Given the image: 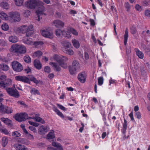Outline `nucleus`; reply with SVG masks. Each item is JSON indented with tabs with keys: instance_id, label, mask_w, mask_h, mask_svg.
Listing matches in <instances>:
<instances>
[{
	"instance_id": "obj_44",
	"label": "nucleus",
	"mask_w": 150,
	"mask_h": 150,
	"mask_svg": "<svg viewBox=\"0 0 150 150\" xmlns=\"http://www.w3.org/2000/svg\"><path fill=\"white\" fill-rule=\"evenodd\" d=\"M1 28L3 30L6 31L9 29V27L7 23H4L1 25Z\"/></svg>"
},
{
	"instance_id": "obj_25",
	"label": "nucleus",
	"mask_w": 150,
	"mask_h": 150,
	"mask_svg": "<svg viewBox=\"0 0 150 150\" xmlns=\"http://www.w3.org/2000/svg\"><path fill=\"white\" fill-rule=\"evenodd\" d=\"M64 33H63V35L64 37L68 38H69L71 37V33L70 30H68L67 31L64 30Z\"/></svg>"
},
{
	"instance_id": "obj_16",
	"label": "nucleus",
	"mask_w": 150,
	"mask_h": 150,
	"mask_svg": "<svg viewBox=\"0 0 150 150\" xmlns=\"http://www.w3.org/2000/svg\"><path fill=\"white\" fill-rule=\"evenodd\" d=\"M53 23L57 28L63 27L64 26V23L59 20H54L53 21Z\"/></svg>"
},
{
	"instance_id": "obj_22",
	"label": "nucleus",
	"mask_w": 150,
	"mask_h": 150,
	"mask_svg": "<svg viewBox=\"0 0 150 150\" xmlns=\"http://www.w3.org/2000/svg\"><path fill=\"white\" fill-rule=\"evenodd\" d=\"M1 120L6 125H12L11 121L8 118H1Z\"/></svg>"
},
{
	"instance_id": "obj_18",
	"label": "nucleus",
	"mask_w": 150,
	"mask_h": 150,
	"mask_svg": "<svg viewBox=\"0 0 150 150\" xmlns=\"http://www.w3.org/2000/svg\"><path fill=\"white\" fill-rule=\"evenodd\" d=\"M14 146L16 150H28L24 146L19 144H16Z\"/></svg>"
},
{
	"instance_id": "obj_32",
	"label": "nucleus",
	"mask_w": 150,
	"mask_h": 150,
	"mask_svg": "<svg viewBox=\"0 0 150 150\" xmlns=\"http://www.w3.org/2000/svg\"><path fill=\"white\" fill-rule=\"evenodd\" d=\"M53 110L59 116L62 118L64 117L62 113L60 112L57 108L55 107H53L52 108Z\"/></svg>"
},
{
	"instance_id": "obj_49",
	"label": "nucleus",
	"mask_w": 150,
	"mask_h": 150,
	"mask_svg": "<svg viewBox=\"0 0 150 150\" xmlns=\"http://www.w3.org/2000/svg\"><path fill=\"white\" fill-rule=\"evenodd\" d=\"M135 8L138 11H141L143 10L142 7L138 4H136L135 5Z\"/></svg>"
},
{
	"instance_id": "obj_31",
	"label": "nucleus",
	"mask_w": 150,
	"mask_h": 150,
	"mask_svg": "<svg viewBox=\"0 0 150 150\" xmlns=\"http://www.w3.org/2000/svg\"><path fill=\"white\" fill-rule=\"evenodd\" d=\"M17 142H18L21 143L26 145H28L29 144V142L27 140L23 138L19 139L17 140Z\"/></svg>"
},
{
	"instance_id": "obj_13",
	"label": "nucleus",
	"mask_w": 150,
	"mask_h": 150,
	"mask_svg": "<svg viewBox=\"0 0 150 150\" xmlns=\"http://www.w3.org/2000/svg\"><path fill=\"white\" fill-rule=\"evenodd\" d=\"M35 115L33 117H29V119H33L35 120L37 122H40L42 124H44L45 123V120L41 117H40L39 114H34Z\"/></svg>"
},
{
	"instance_id": "obj_20",
	"label": "nucleus",
	"mask_w": 150,
	"mask_h": 150,
	"mask_svg": "<svg viewBox=\"0 0 150 150\" xmlns=\"http://www.w3.org/2000/svg\"><path fill=\"white\" fill-rule=\"evenodd\" d=\"M45 10L43 11L42 10H40V9H38L36 11V13L38 16V17L37 20L38 21H39L42 18V17L41 16H42L43 15H45V13H43V11H44Z\"/></svg>"
},
{
	"instance_id": "obj_36",
	"label": "nucleus",
	"mask_w": 150,
	"mask_h": 150,
	"mask_svg": "<svg viewBox=\"0 0 150 150\" xmlns=\"http://www.w3.org/2000/svg\"><path fill=\"white\" fill-rule=\"evenodd\" d=\"M1 6L3 9H7L9 8V5L6 2H3L1 4Z\"/></svg>"
},
{
	"instance_id": "obj_14",
	"label": "nucleus",
	"mask_w": 150,
	"mask_h": 150,
	"mask_svg": "<svg viewBox=\"0 0 150 150\" xmlns=\"http://www.w3.org/2000/svg\"><path fill=\"white\" fill-rule=\"evenodd\" d=\"M86 76L84 72L80 73L78 76V79L79 81L81 83H84L86 81Z\"/></svg>"
},
{
	"instance_id": "obj_26",
	"label": "nucleus",
	"mask_w": 150,
	"mask_h": 150,
	"mask_svg": "<svg viewBox=\"0 0 150 150\" xmlns=\"http://www.w3.org/2000/svg\"><path fill=\"white\" fill-rule=\"evenodd\" d=\"M127 127V121L125 119H124V123L123 124V127L122 129V132L123 134H125V133Z\"/></svg>"
},
{
	"instance_id": "obj_40",
	"label": "nucleus",
	"mask_w": 150,
	"mask_h": 150,
	"mask_svg": "<svg viewBox=\"0 0 150 150\" xmlns=\"http://www.w3.org/2000/svg\"><path fill=\"white\" fill-rule=\"evenodd\" d=\"M43 43L42 41H36L33 42V45H35V47H39L43 45Z\"/></svg>"
},
{
	"instance_id": "obj_50",
	"label": "nucleus",
	"mask_w": 150,
	"mask_h": 150,
	"mask_svg": "<svg viewBox=\"0 0 150 150\" xmlns=\"http://www.w3.org/2000/svg\"><path fill=\"white\" fill-rule=\"evenodd\" d=\"M103 79L102 77H100L98 78V84L100 85H101L103 84Z\"/></svg>"
},
{
	"instance_id": "obj_3",
	"label": "nucleus",
	"mask_w": 150,
	"mask_h": 150,
	"mask_svg": "<svg viewBox=\"0 0 150 150\" xmlns=\"http://www.w3.org/2000/svg\"><path fill=\"white\" fill-rule=\"evenodd\" d=\"M10 52L13 54H23L26 53V48L23 45L16 44L11 46Z\"/></svg>"
},
{
	"instance_id": "obj_38",
	"label": "nucleus",
	"mask_w": 150,
	"mask_h": 150,
	"mask_svg": "<svg viewBox=\"0 0 150 150\" xmlns=\"http://www.w3.org/2000/svg\"><path fill=\"white\" fill-rule=\"evenodd\" d=\"M63 51L65 53L69 55H72L74 53L73 50L69 48L66 49H64Z\"/></svg>"
},
{
	"instance_id": "obj_33",
	"label": "nucleus",
	"mask_w": 150,
	"mask_h": 150,
	"mask_svg": "<svg viewBox=\"0 0 150 150\" xmlns=\"http://www.w3.org/2000/svg\"><path fill=\"white\" fill-rule=\"evenodd\" d=\"M28 78L29 80V81L30 80L33 82L34 83L37 84L39 83L38 81L35 78L33 75H28Z\"/></svg>"
},
{
	"instance_id": "obj_59",
	"label": "nucleus",
	"mask_w": 150,
	"mask_h": 150,
	"mask_svg": "<svg viewBox=\"0 0 150 150\" xmlns=\"http://www.w3.org/2000/svg\"><path fill=\"white\" fill-rule=\"evenodd\" d=\"M29 129L31 131L34 132H36V130L35 128L34 127L32 126H29Z\"/></svg>"
},
{
	"instance_id": "obj_4",
	"label": "nucleus",
	"mask_w": 150,
	"mask_h": 150,
	"mask_svg": "<svg viewBox=\"0 0 150 150\" xmlns=\"http://www.w3.org/2000/svg\"><path fill=\"white\" fill-rule=\"evenodd\" d=\"M18 30L19 32L23 33H26V35L27 37L30 36L33 33V26L30 25L28 26L23 25L19 27Z\"/></svg>"
},
{
	"instance_id": "obj_64",
	"label": "nucleus",
	"mask_w": 150,
	"mask_h": 150,
	"mask_svg": "<svg viewBox=\"0 0 150 150\" xmlns=\"http://www.w3.org/2000/svg\"><path fill=\"white\" fill-rule=\"evenodd\" d=\"M18 103L19 104H20V105H23L24 107H25L26 106V105L25 104V103L23 101H18Z\"/></svg>"
},
{
	"instance_id": "obj_56",
	"label": "nucleus",
	"mask_w": 150,
	"mask_h": 150,
	"mask_svg": "<svg viewBox=\"0 0 150 150\" xmlns=\"http://www.w3.org/2000/svg\"><path fill=\"white\" fill-rule=\"evenodd\" d=\"M57 106L61 109L64 111L66 110V108L62 105L59 104H57Z\"/></svg>"
},
{
	"instance_id": "obj_51",
	"label": "nucleus",
	"mask_w": 150,
	"mask_h": 150,
	"mask_svg": "<svg viewBox=\"0 0 150 150\" xmlns=\"http://www.w3.org/2000/svg\"><path fill=\"white\" fill-rule=\"evenodd\" d=\"M31 93H32L34 94H40L39 91L38 90L34 88H33L32 89V90L31 91Z\"/></svg>"
},
{
	"instance_id": "obj_29",
	"label": "nucleus",
	"mask_w": 150,
	"mask_h": 150,
	"mask_svg": "<svg viewBox=\"0 0 150 150\" xmlns=\"http://www.w3.org/2000/svg\"><path fill=\"white\" fill-rule=\"evenodd\" d=\"M23 42L24 43L28 45H33V42H32L30 38H25L23 40Z\"/></svg>"
},
{
	"instance_id": "obj_24",
	"label": "nucleus",
	"mask_w": 150,
	"mask_h": 150,
	"mask_svg": "<svg viewBox=\"0 0 150 150\" xmlns=\"http://www.w3.org/2000/svg\"><path fill=\"white\" fill-rule=\"evenodd\" d=\"M52 144L53 146L57 148V150H63L62 146L59 143L53 142Z\"/></svg>"
},
{
	"instance_id": "obj_57",
	"label": "nucleus",
	"mask_w": 150,
	"mask_h": 150,
	"mask_svg": "<svg viewBox=\"0 0 150 150\" xmlns=\"http://www.w3.org/2000/svg\"><path fill=\"white\" fill-rule=\"evenodd\" d=\"M21 127L22 128L23 131L24 133H28V131L25 128V126L24 125H21Z\"/></svg>"
},
{
	"instance_id": "obj_9",
	"label": "nucleus",
	"mask_w": 150,
	"mask_h": 150,
	"mask_svg": "<svg viewBox=\"0 0 150 150\" xmlns=\"http://www.w3.org/2000/svg\"><path fill=\"white\" fill-rule=\"evenodd\" d=\"M12 66L13 70L17 72L22 71L23 68L21 63L17 61H14L12 63Z\"/></svg>"
},
{
	"instance_id": "obj_41",
	"label": "nucleus",
	"mask_w": 150,
	"mask_h": 150,
	"mask_svg": "<svg viewBox=\"0 0 150 150\" xmlns=\"http://www.w3.org/2000/svg\"><path fill=\"white\" fill-rule=\"evenodd\" d=\"M8 142V139L6 137H4L2 139V145L3 147H5L7 145Z\"/></svg>"
},
{
	"instance_id": "obj_62",
	"label": "nucleus",
	"mask_w": 150,
	"mask_h": 150,
	"mask_svg": "<svg viewBox=\"0 0 150 150\" xmlns=\"http://www.w3.org/2000/svg\"><path fill=\"white\" fill-rule=\"evenodd\" d=\"M25 71L26 73L27 74L31 72V69L29 67H28L27 68L25 69Z\"/></svg>"
},
{
	"instance_id": "obj_37",
	"label": "nucleus",
	"mask_w": 150,
	"mask_h": 150,
	"mask_svg": "<svg viewBox=\"0 0 150 150\" xmlns=\"http://www.w3.org/2000/svg\"><path fill=\"white\" fill-rule=\"evenodd\" d=\"M8 16L7 14L2 12H1V18L4 20H8Z\"/></svg>"
},
{
	"instance_id": "obj_43",
	"label": "nucleus",
	"mask_w": 150,
	"mask_h": 150,
	"mask_svg": "<svg viewBox=\"0 0 150 150\" xmlns=\"http://www.w3.org/2000/svg\"><path fill=\"white\" fill-rule=\"evenodd\" d=\"M12 135L14 137H19L21 136V134L18 131H16L12 132Z\"/></svg>"
},
{
	"instance_id": "obj_46",
	"label": "nucleus",
	"mask_w": 150,
	"mask_h": 150,
	"mask_svg": "<svg viewBox=\"0 0 150 150\" xmlns=\"http://www.w3.org/2000/svg\"><path fill=\"white\" fill-rule=\"evenodd\" d=\"M23 14L25 17H27L30 15V12L28 10H25L23 12Z\"/></svg>"
},
{
	"instance_id": "obj_7",
	"label": "nucleus",
	"mask_w": 150,
	"mask_h": 150,
	"mask_svg": "<svg viewBox=\"0 0 150 150\" xmlns=\"http://www.w3.org/2000/svg\"><path fill=\"white\" fill-rule=\"evenodd\" d=\"M14 117L16 120L18 122L24 121L26 119H29L28 114L26 113L16 114Z\"/></svg>"
},
{
	"instance_id": "obj_11",
	"label": "nucleus",
	"mask_w": 150,
	"mask_h": 150,
	"mask_svg": "<svg viewBox=\"0 0 150 150\" xmlns=\"http://www.w3.org/2000/svg\"><path fill=\"white\" fill-rule=\"evenodd\" d=\"M15 79L17 81H21L24 83H29L30 81L29 79L25 76L18 75L15 77Z\"/></svg>"
},
{
	"instance_id": "obj_52",
	"label": "nucleus",
	"mask_w": 150,
	"mask_h": 150,
	"mask_svg": "<svg viewBox=\"0 0 150 150\" xmlns=\"http://www.w3.org/2000/svg\"><path fill=\"white\" fill-rule=\"evenodd\" d=\"M125 6L126 8L127 9V11H129L130 8V7L128 2H125Z\"/></svg>"
},
{
	"instance_id": "obj_48",
	"label": "nucleus",
	"mask_w": 150,
	"mask_h": 150,
	"mask_svg": "<svg viewBox=\"0 0 150 150\" xmlns=\"http://www.w3.org/2000/svg\"><path fill=\"white\" fill-rule=\"evenodd\" d=\"M64 61H62L59 64V65H60V66H61L63 68H64L65 69L67 67V63L64 62Z\"/></svg>"
},
{
	"instance_id": "obj_12",
	"label": "nucleus",
	"mask_w": 150,
	"mask_h": 150,
	"mask_svg": "<svg viewBox=\"0 0 150 150\" xmlns=\"http://www.w3.org/2000/svg\"><path fill=\"white\" fill-rule=\"evenodd\" d=\"M54 59L59 64L63 61H67V58L65 57L62 56H59L58 55L55 54L53 56Z\"/></svg>"
},
{
	"instance_id": "obj_35",
	"label": "nucleus",
	"mask_w": 150,
	"mask_h": 150,
	"mask_svg": "<svg viewBox=\"0 0 150 150\" xmlns=\"http://www.w3.org/2000/svg\"><path fill=\"white\" fill-rule=\"evenodd\" d=\"M128 29L127 28H126V30L125 31V34L124 35V44L125 45H126L128 37Z\"/></svg>"
},
{
	"instance_id": "obj_39",
	"label": "nucleus",
	"mask_w": 150,
	"mask_h": 150,
	"mask_svg": "<svg viewBox=\"0 0 150 150\" xmlns=\"http://www.w3.org/2000/svg\"><path fill=\"white\" fill-rule=\"evenodd\" d=\"M9 67L8 65L5 64H3L2 65H1V69L4 71L8 70Z\"/></svg>"
},
{
	"instance_id": "obj_53",
	"label": "nucleus",
	"mask_w": 150,
	"mask_h": 150,
	"mask_svg": "<svg viewBox=\"0 0 150 150\" xmlns=\"http://www.w3.org/2000/svg\"><path fill=\"white\" fill-rule=\"evenodd\" d=\"M71 32V33L74 35L77 36L78 35V32L75 29H70Z\"/></svg>"
},
{
	"instance_id": "obj_28",
	"label": "nucleus",
	"mask_w": 150,
	"mask_h": 150,
	"mask_svg": "<svg viewBox=\"0 0 150 150\" xmlns=\"http://www.w3.org/2000/svg\"><path fill=\"white\" fill-rule=\"evenodd\" d=\"M54 132L53 130H51L47 135V139H52L54 137Z\"/></svg>"
},
{
	"instance_id": "obj_54",
	"label": "nucleus",
	"mask_w": 150,
	"mask_h": 150,
	"mask_svg": "<svg viewBox=\"0 0 150 150\" xmlns=\"http://www.w3.org/2000/svg\"><path fill=\"white\" fill-rule=\"evenodd\" d=\"M44 70L45 72L49 73L51 71V69L49 67L47 66L44 68Z\"/></svg>"
},
{
	"instance_id": "obj_61",
	"label": "nucleus",
	"mask_w": 150,
	"mask_h": 150,
	"mask_svg": "<svg viewBox=\"0 0 150 150\" xmlns=\"http://www.w3.org/2000/svg\"><path fill=\"white\" fill-rule=\"evenodd\" d=\"M25 134H26L30 139H34L33 136L30 134L28 132V133H25Z\"/></svg>"
},
{
	"instance_id": "obj_60",
	"label": "nucleus",
	"mask_w": 150,
	"mask_h": 150,
	"mask_svg": "<svg viewBox=\"0 0 150 150\" xmlns=\"http://www.w3.org/2000/svg\"><path fill=\"white\" fill-rule=\"evenodd\" d=\"M145 14L146 16L150 17V11L149 10H147L145 11Z\"/></svg>"
},
{
	"instance_id": "obj_1",
	"label": "nucleus",
	"mask_w": 150,
	"mask_h": 150,
	"mask_svg": "<svg viewBox=\"0 0 150 150\" xmlns=\"http://www.w3.org/2000/svg\"><path fill=\"white\" fill-rule=\"evenodd\" d=\"M12 84V81L10 79H6V76L5 75H1V87H3L6 89L8 94L11 96L16 98L20 97L18 91L15 88H8V86Z\"/></svg>"
},
{
	"instance_id": "obj_45",
	"label": "nucleus",
	"mask_w": 150,
	"mask_h": 150,
	"mask_svg": "<svg viewBox=\"0 0 150 150\" xmlns=\"http://www.w3.org/2000/svg\"><path fill=\"white\" fill-rule=\"evenodd\" d=\"M42 52L38 50L35 52L34 55L37 57H39L42 55Z\"/></svg>"
},
{
	"instance_id": "obj_5",
	"label": "nucleus",
	"mask_w": 150,
	"mask_h": 150,
	"mask_svg": "<svg viewBox=\"0 0 150 150\" xmlns=\"http://www.w3.org/2000/svg\"><path fill=\"white\" fill-rule=\"evenodd\" d=\"M79 64L78 61L76 60L73 61L72 67H69V71L71 74L75 75L77 71L79 69Z\"/></svg>"
},
{
	"instance_id": "obj_21",
	"label": "nucleus",
	"mask_w": 150,
	"mask_h": 150,
	"mask_svg": "<svg viewBox=\"0 0 150 150\" xmlns=\"http://www.w3.org/2000/svg\"><path fill=\"white\" fill-rule=\"evenodd\" d=\"M34 65L35 67L38 69H41L42 66L40 61L35 59L34 62Z\"/></svg>"
},
{
	"instance_id": "obj_8",
	"label": "nucleus",
	"mask_w": 150,
	"mask_h": 150,
	"mask_svg": "<svg viewBox=\"0 0 150 150\" xmlns=\"http://www.w3.org/2000/svg\"><path fill=\"white\" fill-rule=\"evenodd\" d=\"M9 17L11 20L15 22L19 21L21 19L19 13L16 11L9 13Z\"/></svg>"
},
{
	"instance_id": "obj_10",
	"label": "nucleus",
	"mask_w": 150,
	"mask_h": 150,
	"mask_svg": "<svg viewBox=\"0 0 150 150\" xmlns=\"http://www.w3.org/2000/svg\"><path fill=\"white\" fill-rule=\"evenodd\" d=\"M1 113L3 114L7 113L10 114L12 112L13 110L12 108H8L6 106L3 105L2 103H1Z\"/></svg>"
},
{
	"instance_id": "obj_17",
	"label": "nucleus",
	"mask_w": 150,
	"mask_h": 150,
	"mask_svg": "<svg viewBox=\"0 0 150 150\" xmlns=\"http://www.w3.org/2000/svg\"><path fill=\"white\" fill-rule=\"evenodd\" d=\"M50 64L52 66L54 70L55 71H60L61 68L59 64H58L57 63L52 62L50 63Z\"/></svg>"
},
{
	"instance_id": "obj_42",
	"label": "nucleus",
	"mask_w": 150,
	"mask_h": 150,
	"mask_svg": "<svg viewBox=\"0 0 150 150\" xmlns=\"http://www.w3.org/2000/svg\"><path fill=\"white\" fill-rule=\"evenodd\" d=\"M24 60L25 62L28 63H30L31 61V58L28 55H26L24 57Z\"/></svg>"
},
{
	"instance_id": "obj_15",
	"label": "nucleus",
	"mask_w": 150,
	"mask_h": 150,
	"mask_svg": "<svg viewBox=\"0 0 150 150\" xmlns=\"http://www.w3.org/2000/svg\"><path fill=\"white\" fill-rule=\"evenodd\" d=\"M48 129L47 127L42 125L39 127L38 132L40 134H45L48 131Z\"/></svg>"
},
{
	"instance_id": "obj_27",
	"label": "nucleus",
	"mask_w": 150,
	"mask_h": 150,
	"mask_svg": "<svg viewBox=\"0 0 150 150\" xmlns=\"http://www.w3.org/2000/svg\"><path fill=\"white\" fill-rule=\"evenodd\" d=\"M72 42L74 46L76 48H79L80 46V44L79 41L75 39H73L72 40Z\"/></svg>"
},
{
	"instance_id": "obj_63",
	"label": "nucleus",
	"mask_w": 150,
	"mask_h": 150,
	"mask_svg": "<svg viewBox=\"0 0 150 150\" xmlns=\"http://www.w3.org/2000/svg\"><path fill=\"white\" fill-rule=\"evenodd\" d=\"M90 21L91 25L94 26L95 25V23L94 20L93 19H90Z\"/></svg>"
},
{
	"instance_id": "obj_19",
	"label": "nucleus",
	"mask_w": 150,
	"mask_h": 150,
	"mask_svg": "<svg viewBox=\"0 0 150 150\" xmlns=\"http://www.w3.org/2000/svg\"><path fill=\"white\" fill-rule=\"evenodd\" d=\"M61 43L62 45L64 46L63 49V50H64V49H66L69 48L71 45L70 43L66 40L63 41Z\"/></svg>"
},
{
	"instance_id": "obj_58",
	"label": "nucleus",
	"mask_w": 150,
	"mask_h": 150,
	"mask_svg": "<svg viewBox=\"0 0 150 150\" xmlns=\"http://www.w3.org/2000/svg\"><path fill=\"white\" fill-rule=\"evenodd\" d=\"M1 131L2 132L4 133L5 134H8V132L7 130L5 128L1 129Z\"/></svg>"
},
{
	"instance_id": "obj_34",
	"label": "nucleus",
	"mask_w": 150,
	"mask_h": 150,
	"mask_svg": "<svg viewBox=\"0 0 150 150\" xmlns=\"http://www.w3.org/2000/svg\"><path fill=\"white\" fill-rule=\"evenodd\" d=\"M64 30H62L60 29H57L55 31V34L58 37H60L61 34L63 35V33H64Z\"/></svg>"
},
{
	"instance_id": "obj_30",
	"label": "nucleus",
	"mask_w": 150,
	"mask_h": 150,
	"mask_svg": "<svg viewBox=\"0 0 150 150\" xmlns=\"http://www.w3.org/2000/svg\"><path fill=\"white\" fill-rule=\"evenodd\" d=\"M9 41L12 43L16 42L18 41V38L15 36H11L9 38Z\"/></svg>"
},
{
	"instance_id": "obj_23",
	"label": "nucleus",
	"mask_w": 150,
	"mask_h": 150,
	"mask_svg": "<svg viewBox=\"0 0 150 150\" xmlns=\"http://www.w3.org/2000/svg\"><path fill=\"white\" fill-rule=\"evenodd\" d=\"M134 50L136 53L137 55L141 59H142L144 58V54L141 51H140L138 48H135Z\"/></svg>"
},
{
	"instance_id": "obj_47",
	"label": "nucleus",
	"mask_w": 150,
	"mask_h": 150,
	"mask_svg": "<svg viewBox=\"0 0 150 150\" xmlns=\"http://www.w3.org/2000/svg\"><path fill=\"white\" fill-rule=\"evenodd\" d=\"M15 2V4L17 6H21L23 2L21 0H14Z\"/></svg>"
},
{
	"instance_id": "obj_6",
	"label": "nucleus",
	"mask_w": 150,
	"mask_h": 150,
	"mask_svg": "<svg viewBox=\"0 0 150 150\" xmlns=\"http://www.w3.org/2000/svg\"><path fill=\"white\" fill-rule=\"evenodd\" d=\"M41 33L43 36L46 38H52L53 37L52 31L50 27H47L42 30Z\"/></svg>"
},
{
	"instance_id": "obj_55",
	"label": "nucleus",
	"mask_w": 150,
	"mask_h": 150,
	"mask_svg": "<svg viewBox=\"0 0 150 150\" xmlns=\"http://www.w3.org/2000/svg\"><path fill=\"white\" fill-rule=\"evenodd\" d=\"M135 116L138 119H140L141 117V113L139 112H137L135 113Z\"/></svg>"
},
{
	"instance_id": "obj_2",
	"label": "nucleus",
	"mask_w": 150,
	"mask_h": 150,
	"mask_svg": "<svg viewBox=\"0 0 150 150\" xmlns=\"http://www.w3.org/2000/svg\"><path fill=\"white\" fill-rule=\"evenodd\" d=\"M25 4L28 8L30 9H35L38 8L43 11L45 10L43 6L44 3L39 0H28L25 2Z\"/></svg>"
}]
</instances>
